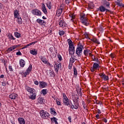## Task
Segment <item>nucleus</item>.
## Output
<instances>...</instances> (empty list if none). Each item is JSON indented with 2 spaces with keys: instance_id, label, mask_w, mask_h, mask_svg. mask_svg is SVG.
Segmentation results:
<instances>
[{
  "instance_id": "nucleus-1",
  "label": "nucleus",
  "mask_w": 124,
  "mask_h": 124,
  "mask_svg": "<svg viewBox=\"0 0 124 124\" xmlns=\"http://www.w3.org/2000/svg\"><path fill=\"white\" fill-rule=\"evenodd\" d=\"M68 44L69 45V54L70 56H74V53H75V47H74V45L73 42L70 39H68Z\"/></svg>"
},
{
  "instance_id": "nucleus-2",
  "label": "nucleus",
  "mask_w": 124,
  "mask_h": 124,
  "mask_svg": "<svg viewBox=\"0 0 124 124\" xmlns=\"http://www.w3.org/2000/svg\"><path fill=\"white\" fill-rule=\"evenodd\" d=\"M40 115L41 118H42V119H44V120H46L48 119V117H49V116H50V114H49V113H48V112L44 110H42L40 111Z\"/></svg>"
},
{
  "instance_id": "nucleus-3",
  "label": "nucleus",
  "mask_w": 124,
  "mask_h": 124,
  "mask_svg": "<svg viewBox=\"0 0 124 124\" xmlns=\"http://www.w3.org/2000/svg\"><path fill=\"white\" fill-rule=\"evenodd\" d=\"M84 49V46L80 45L76 49V54L78 57H81L82 56V52Z\"/></svg>"
},
{
  "instance_id": "nucleus-4",
  "label": "nucleus",
  "mask_w": 124,
  "mask_h": 124,
  "mask_svg": "<svg viewBox=\"0 0 124 124\" xmlns=\"http://www.w3.org/2000/svg\"><path fill=\"white\" fill-rule=\"evenodd\" d=\"M100 68V65L99 63L94 62L93 66L91 67V70L92 72H94L95 70H98Z\"/></svg>"
},
{
  "instance_id": "nucleus-5",
  "label": "nucleus",
  "mask_w": 124,
  "mask_h": 124,
  "mask_svg": "<svg viewBox=\"0 0 124 124\" xmlns=\"http://www.w3.org/2000/svg\"><path fill=\"white\" fill-rule=\"evenodd\" d=\"M80 20L81 21V23L83 25H85V26H89V21L87 18H86V15H83L81 16Z\"/></svg>"
},
{
  "instance_id": "nucleus-6",
  "label": "nucleus",
  "mask_w": 124,
  "mask_h": 124,
  "mask_svg": "<svg viewBox=\"0 0 124 124\" xmlns=\"http://www.w3.org/2000/svg\"><path fill=\"white\" fill-rule=\"evenodd\" d=\"M32 69V66L30 65L29 67L27 69L25 73L22 72L21 74L24 76V77H27V75H29Z\"/></svg>"
},
{
  "instance_id": "nucleus-7",
  "label": "nucleus",
  "mask_w": 124,
  "mask_h": 124,
  "mask_svg": "<svg viewBox=\"0 0 124 124\" xmlns=\"http://www.w3.org/2000/svg\"><path fill=\"white\" fill-rule=\"evenodd\" d=\"M77 60L75 58H74V57H73V55H71V58L69 60V64L68 66L69 69H71V68L72 67V65H73V63L75 62Z\"/></svg>"
},
{
  "instance_id": "nucleus-8",
  "label": "nucleus",
  "mask_w": 124,
  "mask_h": 124,
  "mask_svg": "<svg viewBox=\"0 0 124 124\" xmlns=\"http://www.w3.org/2000/svg\"><path fill=\"white\" fill-rule=\"evenodd\" d=\"M31 13L33 15H36V16H41L42 15L41 11L37 9L32 10Z\"/></svg>"
},
{
  "instance_id": "nucleus-9",
  "label": "nucleus",
  "mask_w": 124,
  "mask_h": 124,
  "mask_svg": "<svg viewBox=\"0 0 124 124\" xmlns=\"http://www.w3.org/2000/svg\"><path fill=\"white\" fill-rule=\"evenodd\" d=\"M39 88H41V89H43L44 88H46V87L48 86V84L47 83L44 81H39Z\"/></svg>"
},
{
  "instance_id": "nucleus-10",
  "label": "nucleus",
  "mask_w": 124,
  "mask_h": 124,
  "mask_svg": "<svg viewBox=\"0 0 124 124\" xmlns=\"http://www.w3.org/2000/svg\"><path fill=\"white\" fill-rule=\"evenodd\" d=\"M25 89L30 93H35V89L31 88L29 86H26Z\"/></svg>"
},
{
  "instance_id": "nucleus-11",
  "label": "nucleus",
  "mask_w": 124,
  "mask_h": 124,
  "mask_svg": "<svg viewBox=\"0 0 124 124\" xmlns=\"http://www.w3.org/2000/svg\"><path fill=\"white\" fill-rule=\"evenodd\" d=\"M60 67H62V63H56L54 65V69L57 73H58V72H59V70L60 69Z\"/></svg>"
},
{
  "instance_id": "nucleus-12",
  "label": "nucleus",
  "mask_w": 124,
  "mask_h": 124,
  "mask_svg": "<svg viewBox=\"0 0 124 124\" xmlns=\"http://www.w3.org/2000/svg\"><path fill=\"white\" fill-rule=\"evenodd\" d=\"M98 10L101 12H105V11L108 12L110 11L108 9H106L105 7L103 6H100L98 8Z\"/></svg>"
},
{
  "instance_id": "nucleus-13",
  "label": "nucleus",
  "mask_w": 124,
  "mask_h": 124,
  "mask_svg": "<svg viewBox=\"0 0 124 124\" xmlns=\"http://www.w3.org/2000/svg\"><path fill=\"white\" fill-rule=\"evenodd\" d=\"M99 75L102 79H103L104 81H107L108 80H109V77L106 76L105 74H104V73H101L99 74Z\"/></svg>"
},
{
  "instance_id": "nucleus-14",
  "label": "nucleus",
  "mask_w": 124,
  "mask_h": 124,
  "mask_svg": "<svg viewBox=\"0 0 124 124\" xmlns=\"http://www.w3.org/2000/svg\"><path fill=\"white\" fill-rule=\"evenodd\" d=\"M83 54L86 57H88V56H92V51H91L90 49H86L84 50Z\"/></svg>"
},
{
  "instance_id": "nucleus-15",
  "label": "nucleus",
  "mask_w": 124,
  "mask_h": 124,
  "mask_svg": "<svg viewBox=\"0 0 124 124\" xmlns=\"http://www.w3.org/2000/svg\"><path fill=\"white\" fill-rule=\"evenodd\" d=\"M59 26L61 28H65V27H67V24L64 22V20H60L59 22Z\"/></svg>"
},
{
  "instance_id": "nucleus-16",
  "label": "nucleus",
  "mask_w": 124,
  "mask_h": 124,
  "mask_svg": "<svg viewBox=\"0 0 124 124\" xmlns=\"http://www.w3.org/2000/svg\"><path fill=\"white\" fill-rule=\"evenodd\" d=\"M42 10L44 14H47V13H48V11H47V9L46 8V6L44 3H42Z\"/></svg>"
},
{
  "instance_id": "nucleus-17",
  "label": "nucleus",
  "mask_w": 124,
  "mask_h": 124,
  "mask_svg": "<svg viewBox=\"0 0 124 124\" xmlns=\"http://www.w3.org/2000/svg\"><path fill=\"white\" fill-rule=\"evenodd\" d=\"M62 13V6H60V8L57 11L56 15L58 17H60Z\"/></svg>"
},
{
  "instance_id": "nucleus-18",
  "label": "nucleus",
  "mask_w": 124,
  "mask_h": 124,
  "mask_svg": "<svg viewBox=\"0 0 124 124\" xmlns=\"http://www.w3.org/2000/svg\"><path fill=\"white\" fill-rule=\"evenodd\" d=\"M102 3H103L104 5H105L108 8H110V3L107 1L106 0H102Z\"/></svg>"
},
{
  "instance_id": "nucleus-19",
  "label": "nucleus",
  "mask_w": 124,
  "mask_h": 124,
  "mask_svg": "<svg viewBox=\"0 0 124 124\" xmlns=\"http://www.w3.org/2000/svg\"><path fill=\"white\" fill-rule=\"evenodd\" d=\"M63 103L64 105H65L66 106H68L69 105V99H68V98H66L65 99H63Z\"/></svg>"
},
{
  "instance_id": "nucleus-20",
  "label": "nucleus",
  "mask_w": 124,
  "mask_h": 124,
  "mask_svg": "<svg viewBox=\"0 0 124 124\" xmlns=\"http://www.w3.org/2000/svg\"><path fill=\"white\" fill-rule=\"evenodd\" d=\"M18 123L19 124H25L26 121L25 119L22 117H19L18 118Z\"/></svg>"
},
{
  "instance_id": "nucleus-21",
  "label": "nucleus",
  "mask_w": 124,
  "mask_h": 124,
  "mask_svg": "<svg viewBox=\"0 0 124 124\" xmlns=\"http://www.w3.org/2000/svg\"><path fill=\"white\" fill-rule=\"evenodd\" d=\"M19 64L21 67H24L25 65H26V61L23 59H20L19 60Z\"/></svg>"
},
{
  "instance_id": "nucleus-22",
  "label": "nucleus",
  "mask_w": 124,
  "mask_h": 124,
  "mask_svg": "<svg viewBox=\"0 0 124 124\" xmlns=\"http://www.w3.org/2000/svg\"><path fill=\"white\" fill-rule=\"evenodd\" d=\"M17 47H18V46H16V45L12 46L11 47L8 48L7 51V52H12V51L13 50H15V49H16Z\"/></svg>"
},
{
  "instance_id": "nucleus-23",
  "label": "nucleus",
  "mask_w": 124,
  "mask_h": 124,
  "mask_svg": "<svg viewBox=\"0 0 124 124\" xmlns=\"http://www.w3.org/2000/svg\"><path fill=\"white\" fill-rule=\"evenodd\" d=\"M48 93V90L47 89H43L41 91L40 93L41 94H43V95H46Z\"/></svg>"
},
{
  "instance_id": "nucleus-24",
  "label": "nucleus",
  "mask_w": 124,
  "mask_h": 124,
  "mask_svg": "<svg viewBox=\"0 0 124 124\" xmlns=\"http://www.w3.org/2000/svg\"><path fill=\"white\" fill-rule=\"evenodd\" d=\"M30 99H32V100H34L35 98H36V94L35 92L34 93H32V94L29 97Z\"/></svg>"
},
{
  "instance_id": "nucleus-25",
  "label": "nucleus",
  "mask_w": 124,
  "mask_h": 124,
  "mask_svg": "<svg viewBox=\"0 0 124 124\" xmlns=\"http://www.w3.org/2000/svg\"><path fill=\"white\" fill-rule=\"evenodd\" d=\"M73 101H79V96H78L77 94L73 95Z\"/></svg>"
},
{
  "instance_id": "nucleus-26",
  "label": "nucleus",
  "mask_w": 124,
  "mask_h": 124,
  "mask_svg": "<svg viewBox=\"0 0 124 124\" xmlns=\"http://www.w3.org/2000/svg\"><path fill=\"white\" fill-rule=\"evenodd\" d=\"M14 15L15 18H18L19 11L17 10H15L14 12Z\"/></svg>"
},
{
  "instance_id": "nucleus-27",
  "label": "nucleus",
  "mask_w": 124,
  "mask_h": 124,
  "mask_svg": "<svg viewBox=\"0 0 124 124\" xmlns=\"http://www.w3.org/2000/svg\"><path fill=\"white\" fill-rule=\"evenodd\" d=\"M77 92L78 93V94H79V96L82 97V89H81V88H78L77 89Z\"/></svg>"
},
{
  "instance_id": "nucleus-28",
  "label": "nucleus",
  "mask_w": 124,
  "mask_h": 124,
  "mask_svg": "<svg viewBox=\"0 0 124 124\" xmlns=\"http://www.w3.org/2000/svg\"><path fill=\"white\" fill-rule=\"evenodd\" d=\"M30 54H31V55H33L34 56H36L37 55V50L36 49H33L31 50L30 51Z\"/></svg>"
},
{
  "instance_id": "nucleus-29",
  "label": "nucleus",
  "mask_w": 124,
  "mask_h": 124,
  "mask_svg": "<svg viewBox=\"0 0 124 124\" xmlns=\"http://www.w3.org/2000/svg\"><path fill=\"white\" fill-rule=\"evenodd\" d=\"M75 109H78L79 107V101H73Z\"/></svg>"
},
{
  "instance_id": "nucleus-30",
  "label": "nucleus",
  "mask_w": 124,
  "mask_h": 124,
  "mask_svg": "<svg viewBox=\"0 0 124 124\" xmlns=\"http://www.w3.org/2000/svg\"><path fill=\"white\" fill-rule=\"evenodd\" d=\"M47 75H49L50 77H53L54 76V71L53 70H49L47 72Z\"/></svg>"
},
{
  "instance_id": "nucleus-31",
  "label": "nucleus",
  "mask_w": 124,
  "mask_h": 124,
  "mask_svg": "<svg viewBox=\"0 0 124 124\" xmlns=\"http://www.w3.org/2000/svg\"><path fill=\"white\" fill-rule=\"evenodd\" d=\"M9 97L11 99H15L17 97V94L12 93L9 95Z\"/></svg>"
},
{
  "instance_id": "nucleus-32",
  "label": "nucleus",
  "mask_w": 124,
  "mask_h": 124,
  "mask_svg": "<svg viewBox=\"0 0 124 124\" xmlns=\"http://www.w3.org/2000/svg\"><path fill=\"white\" fill-rule=\"evenodd\" d=\"M41 60L42 62L44 63L45 64H46L47 62H48V61H47V59L44 57H42L41 58Z\"/></svg>"
},
{
  "instance_id": "nucleus-33",
  "label": "nucleus",
  "mask_w": 124,
  "mask_h": 124,
  "mask_svg": "<svg viewBox=\"0 0 124 124\" xmlns=\"http://www.w3.org/2000/svg\"><path fill=\"white\" fill-rule=\"evenodd\" d=\"M8 38L10 40H15L16 39L11 33H9L8 34Z\"/></svg>"
},
{
  "instance_id": "nucleus-34",
  "label": "nucleus",
  "mask_w": 124,
  "mask_h": 124,
  "mask_svg": "<svg viewBox=\"0 0 124 124\" xmlns=\"http://www.w3.org/2000/svg\"><path fill=\"white\" fill-rule=\"evenodd\" d=\"M36 22H37V23H38V24H39L40 25H44V23H45L44 20H41V19H40L39 18H38L36 20Z\"/></svg>"
},
{
  "instance_id": "nucleus-35",
  "label": "nucleus",
  "mask_w": 124,
  "mask_h": 124,
  "mask_svg": "<svg viewBox=\"0 0 124 124\" xmlns=\"http://www.w3.org/2000/svg\"><path fill=\"white\" fill-rule=\"evenodd\" d=\"M50 113L52 114L54 116H57V112L56 110H55V108H50Z\"/></svg>"
},
{
  "instance_id": "nucleus-36",
  "label": "nucleus",
  "mask_w": 124,
  "mask_h": 124,
  "mask_svg": "<svg viewBox=\"0 0 124 124\" xmlns=\"http://www.w3.org/2000/svg\"><path fill=\"white\" fill-rule=\"evenodd\" d=\"M51 121L52 123H54L55 124H58V119L56 118L55 117H53L51 118Z\"/></svg>"
},
{
  "instance_id": "nucleus-37",
  "label": "nucleus",
  "mask_w": 124,
  "mask_h": 124,
  "mask_svg": "<svg viewBox=\"0 0 124 124\" xmlns=\"http://www.w3.org/2000/svg\"><path fill=\"white\" fill-rule=\"evenodd\" d=\"M46 6L48 8V9H51L52 4L51 3V1H48L47 2H46Z\"/></svg>"
},
{
  "instance_id": "nucleus-38",
  "label": "nucleus",
  "mask_w": 124,
  "mask_h": 124,
  "mask_svg": "<svg viewBox=\"0 0 124 124\" xmlns=\"http://www.w3.org/2000/svg\"><path fill=\"white\" fill-rule=\"evenodd\" d=\"M14 34L15 36L16 37V38H20V37H21V33L18 32H15Z\"/></svg>"
},
{
  "instance_id": "nucleus-39",
  "label": "nucleus",
  "mask_w": 124,
  "mask_h": 124,
  "mask_svg": "<svg viewBox=\"0 0 124 124\" xmlns=\"http://www.w3.org/2000/svg\"><path fill=\"white\" fill-rule=\"evenodd\" d=\"M91 41H92L93 42H94V43H96V44H100L98 40H97L96 38L92 39Z\"/></svg>"
},
{
  "instance_id": "nucleus-40",
  "label": "nucleus",
  "mask_w": 124,
  "mask_h": 124,
  "mask_svg": "<svg viewBox=\"0 0 124 124\" xmlns=\"http://www.w3.org/2000/svg\"><path fill=\"white\" fill-rule=\"evenodd\" d=\"M38 103L40 104H42L43 103V98L40 97L38 98Z\"/></svg>"
},
{
  "instance_id": "nucleus-41",
  "label": "nucleus",
  "mask_w": 124,
  "mask_h": 124,
  "mask_svg": "<svg viewBox=\"0 0 124 124\" xmlns=\"http://www.w3.org/2000/svg\"><path fill=\"white\" fill-rule=\"evenodd\" d=\"M17 22L18 24H19V25L22 24V18L20 17H17Z\"/></svg>"
},
{
  "instance_id": "nucleus-42",
  "label": "nucleus",
  "mask_w": 124,
  "mask_h": 124,
  "mask_svg": "<svg viewBox=\"0 0 124 124\" xmlns=\"http://www.w3.org/2000/svg\"><path fill=\"white\" fill-rule=\"evenodd\" d=\"M69 16L71 18V21H72V22H74V19H75V16L73 14H71L69 15Z\"/></svg>"
},
{
  "instance_id": "nucleus-43",
  "label": "nucleus",
  "mask_w": 124,
  "mask_h": 124,
  "mask_svg": "<svg viewBox=\"0 0 124 124\" xmlns=\"http://www.w3.org/2000/svg\"><path fill=\"white\" fill-rule=\"evenodd\" d=\"M73 69H74V75H75L76 76H77L78 73L77 72V69H76V67H74Z\"/></svg>"
},
{
  "instance_id": "nucleus-44",
  "label": "nucleus",
  "mask_w": 124,
  "mask_h": 124,
  "mask_svg": "<svg viewBox=\"0 0 124 124\" xmlns=\"http://www.w3.org/2000/svg\"><path fill=\"white\" fill-rule=\"evenodd\" d=\"M36 43H37V41L33 42L31 43H30V44L27 45L28 47H30V46H31V45H34Z\"/></svg>"
},
{
  "instance_id": "nucleus-45",
  "label": "nucleus",
  "mask_w": 124,
  "mask_h": 124,
  "mask_svg": "<svg viewBox=\"0 0 124 124\" xmlns=\"http://www.w3.org/2000/svg\"><path fill=\"white\" fill-rule=\"evenodd\" d=\"M64 33H65V32L63 31H59V35H61V36L63 35Z\"/></svg>"
},
{
  "instance_id": "nucleus-46",
  "label": "nucleus",
  "mask_w": 124,
  "mask_h": 124,
  "mask_svg": "<svg viewBox=\"0 0 124 124\" xmlns=\"http://www.w3.org/2000/svg\"><path fill=\"white\" fill-rule=\"evenodd\" d=\"M117 5H118V6H123L124 7V5L122 4V3L120 2V1H118V2H116Z\"/></svg>"
},
{
  "instance_id": "nucleus-47",
  "label": "nucleus",
  "mask_w": 124,
  "mask_h": 124,
  "mask_svg": "<svg viewBox=\"0 0 124 124\" xmlns=\"http://www.w3.org/2000/svg\"><path fill=\"white\" fill-rule=\"evenodd\" d=\"M58 59H59V61H62V57L60 54L58 55Z\"/></svg>"
},
{
  "instance_id": "nucleus-48",
  "label": "nucleus",
  "mask_w": 124,
  "mask_h": 124,
  "mask_svg": "<svg viewBox=\"0 0 124 124\" xmlns=\"http://www.w3.org/2000/svg\"><path fill=\"white\" fill-rule=\"evenodd\" d=\"M93 61L94 62H97L96 63H99V60H98V58H94Z\"/></svg>"
},
{
  "instance_id": "nucleus-49",
  "label": "nucleus",
  "mask_w": 124,
  "mask_h": 124,
  "mask_svg": "<svg viewBox=\"0 0 124 124\" xmlns=\"http://www.w3.org/2000/svg\"><path fill=\"white\" fill-rule=\"evenodd\" d=\"M56 102L57 105H59L60 106H61L62 105V103H61V102L58 101L57 99L56 100Z\"/></svg>"
},
{
  "instance_id": "nucleus-50",
  "label": "nucleus",
  "mask_w": 124,
  "mask_h": 124,
  "mask_svg": "<svg viewBox=\"0 0 124 124\" xmlns=\"http://www.w3.org/2000/svg\"><path fill=\"white\" fill-rule=\"evenodd\" d=\"M47 64V65H48V66H50V67H53V65L51 63H50V62H49L47 61V62L46 64Z\"/></svg>"
},
{
  "instance_id": "nucleus-51",
  "label": "nucleus",
  "mask_w": 124,
  "mask_h": 124,
  "mask_svg": "<svg viewBox=\"0 0 124 124\" xmlns=\"http://www.w3.org/2000/svg\"><path fill=\"white\" fill-rule=\"evenodd\" d=\"M82 104L84 109H86V104H85V102L82 101Z\"/></svg>"
},
{
  "instance_id": "nucleus-52",
  "label": "nucleus",
  "mask_w": 124,
  "mask_h": 124,
  "mask_svg": "<svg viewBox=\"0 0 124 124\" xmlns=\"http://www.w3.org/2000/svg\"><path fill=\"white\" fill-rule=\"evenodd\" d=\"M16 56H22V53H21V51H19L17 52H16Z\"/></svg>"
},
{
  "instance_id": "nucleus-53",
  "label": "nucleus",
  "mask_w": 124,
  "mask_h": 124,
  "mask_svg": "<svg viewBox=\"0 0 124 124\" xmlns=\"http://www.w3.org/2000/svg\"><path fill=\"white\" fill-rule=\"evenodd\" d=\"M62 96H63V99L67 98V97L66 96V95L65 94V93H62Z\"/></svg>"
},
{
  "instance_id": "nucleus-54",
  "label": "nucleus",
  "mask_w": 124,
  "mask_h": 124,
  "mask_svg": "<svg viewBox=\"0 0 124 124\" xmlns=\"http://www.w3.org/2000/svg\"><path fill=\"white\" fill-rule=\"evenodd\" d=\"M34 83L35 85H36V86H37V85H39V82H38V81L35 80V81L34 82Z\"/></svg>"
},
{
  "instance_id": "nucleus-55",
  "label": "nucleus",
  "mask_w": 124,
  "mask_h": 124,
  "mask_svg": "<svg viewBox=\"0 0 124 124\" xmlns=\"http://www.w3.org/2000/svg\"><path fill=\"white\" fill-rule=\"evenodd\" d=\"M65 2L67 4H69V3L70 2V0H65Z\"/></svg>"
},
{
  "instance_id": "nucleus-56",
  "label": "nucleus",
  "mask_w": 124,
  "mask_h": 124,
  "mask_svg": "<svg viewBox=\"0 0 124 124\" xmlns=\"http://www.w3.org/2000/svg\"><path fill=\"white\" fill-rule=\"evenodd\" d=\"M9 69L10 71H13V69H12V66H9Z\"/></svg>"
},
{
  "instance_id": "nucleus-57",
  "label": "nucleus",
  "mask_w": 124,
  "mask_h": 124,
  "mask_svg": "<svg viewBox=\"0 0 124 124\" xmlns=\"http://www.w3.org/2000/svg\"><path fill=\"white\" fill-rule=\"evenodd\" d=\"M70 107L71 109H75V107L74 106V105H72Z\"/></svg>"
},
{
  "instance_id": "nucleus-58",
  "label": "nucleus",
  "mask_w": 124,
  "mask_h": 124,
  "mask_svg": "<svg viewBox=\"0 0 124 124\" xmlns=\"http://www.w3.org/2000/svg\"><path fill=\"white\" fill-rule=\"evenodd\" d=\"M70 107L71 109H75V107L74 106V105H72Z\"/></svg>"
},
{
  "instance_id": "nucleus-59",
  "label": "nucleus",
  "mask_w": 124,
  "mask_h": 124,
  "mask_svg": "<svg viewBox=\"0 0 124 124\" xmlns=\"http://www.w3.org/2000/svg\"><path fill=\"white\" fill-rule=\"evenodd\" d=\"M68 120L69 122H70V123H71V116H69L68 117Z\"/></svg>"
},
{
  "instance_id": "nucleus-60",
  "label": "nucleus",
  "mask_w": 124,
  "mask_h": 124,
  "mask_svg": "<svg viewBox=\"0 0 124 124\" xmlns=\"http://www.w3.org/2000/svg\"><path fill=\"white\" fill-rule=\"evenodd\" d=\"M97 112L98 114H101V111H100V109H97Z\"/></svg>"
},
{
  "instance_id": "nucleus-61",
  "label": "nucleus",
  "mask_w": 124,
  "mask_h": 124,
  "mask_svg": "<svg viewBox=\"0 0 124 124\" xmlns=\"http://www.w3.org/2000/svg\"><path fill=\"white\" fill-rule=\"evenodd\" d=\"M103 121L104 122V123H105L106 124V123H107V119H105V118H103Z\"/></svg>"
},
{
  "instance_id": "nucleus-62",
  "label": "nucleus",
  "mask_w": 124,
  "mask_h": 124,
  "mask_svg": "<svg viewBox=\"0 0 124 124\" xmlns=\"http://www.w3.org/2000/svg\"><path fill=\"white\" fill-rule=\"evenodd\" d=\"M2 1L5 2V3H7V2H8V0H2Z\"/></svg>"
},
{
  "instance_id": "nucleus-63",
  "label": "nucleus",
  "mask_w": 124,
  "mask_h": 124,
  "mask_svg": "<svg viewBox=\"0 0 124 124\" xmlns=\"http://www.w3.org/2000/svg\"><path fill=\"white\" fill-rule=\"evenodd\" d=\"M95 117L96 119H99V114L96 115Z\"/></svg>"
},
{
  "instance_id": "nucleus-64",
  "label": "nucleus",
  "mask_w": 124,
  "mask_h": 124,
  "mask_svg": "<svg viewBox=\"0 0 124 124\" xmlns=\"http://www.w3.org/2000/svg\"><path fill=\"white\" fill-rule=\"evenodd\" d=\"M0 8H2V3L0 2Z\"/></svg>"
}]
</instances>
